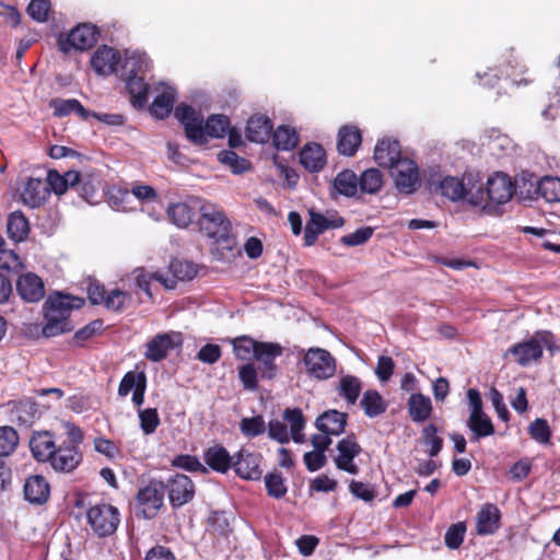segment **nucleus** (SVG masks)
<instances>
[{"mask_svg": "<svg viewBox=\"0 0 560 560\" xmlns=\"http://www.w3.org/2000/svg\"><path fill=\"white\" fill-rule=\"evenodd\" d=\"M257 370L252 363L244 364L238 371L240 380L244 387L254 390L257 387Z\"/></svg>", "mask_w": 560, "mask_h": 560, "instance_id": "nucleus-63", "label": "nucleus"}, {"mask_svg": "<svg viewBox=\"0 0 560 560\" xmlns=\"http://www.w3.org/2000/svg\"><path fill=\"white\" fill-rule=\"evenodd\" d=\"M283 348L277 342H260L255 354L259 363L261 378L271 380L277 375L278 368L275 360L282 355Z\"/></svg>", "mask_w": 560, "mask_h": 560, "instance_id": "nucleus-14", "label": "nucleus"}, {"mask_svg": "<svg viewBox=\"0 0 560 560\" xmlns=\"http://www.w3.org/2000/svg\"><path fill=\"white\" fill-rule=\"evenodd\" d=\"M63 429L66 439L57 445L49 464L56 471L71 472L81 464L83 458L79 448L83 441V433L79 427L71 422H65Z\"/></svg>", "mask_w": 560, "mask_h": 560, "instance_id": "nucleus-2", "label": "nucleus"}, {"mask_svg": "<svg viewBox=\"0 0 560 560\" xmlns=\"http://www.w3.org/2000/svg\"><path fill=\"white\" fill-rule=\"evenodd\" d=\"M48 197V184L38 178H28L21 192L22 202L31 208L40 207Z\"/></svg>", "mask_w": 560, "mask_h": 560, "instance_id": "nucleus-19", "label": "nucleus"}, {"mask_svg": "<svg viewBox=\"0 0 560 560\" xmlns=\"http://www.w3.org/2000/svg\"><path fill=\"white\" fill-rule=\"evenodd\" d=\"M126 88L130 94L131 103L135 107H142L148 101V83L142 75L125 77Z\"/></svg>", "mask_w": 560, "mask_h": 560, "instance_id": "nucleus-33", "label": "nucleus"}, {"mask_svg": "<svg viewBox=\"0 0 560 560\" xmlns=\"http://www.w3.org/2000/svg\"><path fill=\"white\" fill-rule=\"evenodd\" d=\"M347 413L331 409L317 417L315 425L319 432L340 435L347 424Z\"/></svg>", "mask_w": 560, "mask_h": 560, "instance_id": "nucleus-24", "label": "nucleus"}, {"mask_svg": "<svg viewBox=\"0 0 560 560\" xmlns=\"http://www.w3.org/2000/svg\"><path fill=\"white\" fill-rule=\"evenodd\" d=\"M465 533H466V525L464 522H458V523L452 524L447 528L445 536H444L445 545L450 549H457L464 540Z\"/></svg>", "mask_w": 560, "mask_h": 560, "instance_id": "nucleus-51", "label": "nucleus"}, {"mask_svg": "<svg viewBox=\"0 0 560 560\" xmlns=\"http://www.w3.org/2000/svg\"><path fill=\"white\" fill-rule=\"evenodd\" d=\"M373 235V229L370 226L361 228L354 231L353 233H350L348 235H345L340 238V242L347 246H359L364 243H366L371 236Z\"/></svg>", "mask_w": 560, "mask_h": 560, "instance_id": "nucleus-59", "label": "nucleus"}, {"mask_svg": "<svg viewBox=\"0 0 560 560\" xmlns=\"http://www.w3.org/2000/svg\"><path fill=\"white\" fill-rule=\"evenodd\" d=\"M441 195L452 201L466 199L474 206H481L485 200L482 184L477 173H466L462 178L446 176L434 186Z\"/></svg>", "mask_w": 560, "mask_h": 560, "instance_id": "nucleus-3", "label": "nucleus"}, {"mask_svg": "<svg viewBox=\"0 0 560 560\" xmlns=\"http://www.w3.org/2000/svg\"><path fill=\"white\" fill-rule=\"evenodd\" d=\"M358 178L357 175L349 170H346L337 175L334 180L335 189L347 197H352L358 191Z\"/></svg>", "mask_w": 560, "mask_h": 560, "instance_id": "nucleus-43", "label": "nucleus"}, {"mask_svg": "<svg viewBox=\"0 0 560 560\" xmlns=\"http://www.w3.org/2000/svg\"><path fill=\"white\" fill-rule=\"evenodd\" d=\"M16 290L21 298L27 302H37L45 295L43 280L32 272L20 276L16 282Z\"/></svg>", "mask_w": 560, "mask_h": 560, "instance_id": "nucleus-20", "label": "nucleus"}, {"mask_svg": "<svg viewBox=\"0 0 560 560\" xmlns=\"http://www.w3.org/2000/svg\"><path fill=\"white\" fill-rule=\"evenodd\" d=\"M137 285L143 290L147 294L151 295L150 292V283L152 280H155L160 282L162 285H164L166 289H174L175 288V281L173 279H168L161 272H145L140 271L136 278Z\"/></svg>", "mask_w": 560, "mask_h": 560, "instance_id": "nucleus-46", "label": "nucleus"}, {"mask_svg": "<svg viewBox=\"0 0 560 560\" xmlns=\"http://www.w3.org/2000/svg\"><path fill=\"white\" fill-rule=\"evenodd\" d=\"M73 329V325L70 322H62L55 319V317L46 318V325L42 329L44 337H55L65 332H69Z\"/></svg>", "mask_w": 560, "mask_h": 560, "instance_id": "nucleus-57", "label": "nucleus"}, {"mask_svg": "<svg viewBox=\"0 0 560 560\" xmlns=\"http://www.w3.org/2000/svg\"><path fill=\"white\" fill-rule=\"evenodd\" d=\"M31 452L38 462H50L57 447L52 435L48 431L36 432L30 440Z\"/></svg>", "mask_w": 560, "mask_h": 560, "instance_id": "nucleus-25", "label": "nucleus"}, {"mask_svg": "<svg viewBox=\"0 0 560 560\" xmlns=\"http://www.w3.org/2000/svg\"><path fill=\"white\" fill-rule=\"evenodd\" d=\"M358 183L363 192L375 194L382 187L383 176L378 170L369 168L362 173Z\"/></svg>", "mask_w": 560, "mask_h": 560, "instance_id": "nucleus-48", "label": "nucleus"}, {"mask_svg": "<svg viewBox=\"0 0 560 560\" xmlns=\"http://www.w3.org/2000/svg\"><path fill=\"white\" fill-rule=\"evenodd\" d=\"M360 405L365 415L370 418H375L384 413L387 409V404L384 398L374 389H369L363 394Z\"/></svg>", "mask_w": 560, "mask_h": 560, "instance_id": "nucleus-38", "label": "nucleus"}, {"mask_svg": "<svg viewBox=\"0 0 560 560\" xmlns=\"http://www.w3.org/2000/svg\"><path fill=\"white\" fill-rule=\"evenodd\" d=\"M500 511L491 503L485 504L477 514V533L493 534L499 528Z\"/></svg>", "mask_w": 560, "mask_h": 560, "instance_id": "nucleus-28", "label": "nucleus"}, {"mask_svg": "<svg viewBox=\"0 0 560 560\" xmlns=\"http://www.w3.org/2000/svg\"><path fill=\"white\" fill-rule=\"evenodd\" d=\"M467 425L471 431L470 440L479 441L481 438L490 436L494 433V427L491 419L486 415H469Z\"/></svg>", "mask_w": 560, "mask_h": 560, "instance_id": "nucleus-34", "label": "nucleus"}, {"mask_svg": "<svg viewBox=\"0 0 560 560\" xmlns=\"http://www.w3.org/2000/svg\"><path fill=\"white\" fill-rule=\"evenodd\" d=\"M261 455L241 448L233 459V468L236 475L246 480H258L262 475L260 467Z\"/></svg>", "mask_w": 560, "mask_h": 560, "instance_id": "nucleus-13", "label": "nucleus"}, {"mask_svg": "<svg viewBox=\"0 0 560 560\" xmlns=\"http://www.w3.org/2000/svg\"><path fill=\"white\" fill-rule=\"evenodd\" d=\"M241 431L246 436H257L265 432L266 425L261 416L244 418L240 424Z\"/></svg>", "mask_w": 560, "mask_h": 560, "instance_id": "nucleus-56", "label": "nucleus"}, {"mask_svg": "<svg viewBox=\"0 0 560 560\" xmlns=\"http://www.w3.org/2000/svg\"><path fill=\"white\" fill-rule=\"evenodd\" d=\"M361 133L355 127L345 126L339 130L337 148L340 154L352 156L361 144Z\"/></svg>", "mask_w": 560, "mask_h": 560, "instance_id": "nucleus-31", "label": "nucleus"}, {"mask_svg": "<svg viewBox=\"0 0 560 560\" xmlns=\"http://www.w3.org/2000/svg\"><path fill=\"white\" fill-rule=\"evenodd\" d=\"M345 220L336 214L324 215L314 210L310 211V220L306 223L304 232V242L306 246H312L319 234L328 229L341 228Z\"/></svg>", "mask_w": 560, "mask_h": 560, "instance_id": "nucleus-9", "label": "nucleus"}, {"mask_svg": "<svg viewBox=\"0 0 560 560\" xmlns=\"http://www.w3.org/2000/svg\"><path fill=\"white\" fill-rule=\"evenodd\" d=\"M258 343L260 341H256L250 337L241 336L233 340V350L235 355L240 360H249L252 357L255 358L256 351L258 349Z\"/></svg>", "mask_w": 560, "mask_h": 560, "instance_id": "nucleus-45", "label": "nucleus"}, {"mask_svg": "<svg viewBox=\"0 0 560 560\" xmlns=\"http://www.w3.org/2000/svg\"><path fill=\"white\" fill-rule=\"evenodd\" d=\"M374 159L380 166L389 170L402 159L399 142L392 139L380 140L374 149Z\"/></svg>", "mask_w": 560, "mask_h": 560, "instance_id": "nucleus-21", "label": "nucleus"}, {"mask_svg": "<svg viewBox=\"0 0 560 560\" xmlns=\"http://www.w3.org/2000/svg\"><path fill=\"white\" fill-rule=\"evenodd\" d=\"M170 270L172 272V277H166L168 279H173L175 282L177 280H191L197 273V269L192 262L179 259H174L171 261Z\"/></svg>", "mask_w": 560, "mask_h": 560, "instance_id": "nucleus-47", "label": "nucleus"}, {"mask_svg": "<svg viewBox=\"0 0 560 560\" xmlns=\"http://www.w3.org/2000/svg\"><path fill=\"white\" fill-rule=\"evenodd\" d=\"M234 456H231L222 445H213L205 453V462L207 465L218 471L226 472L233 466Z\"/></svg>", "mask_w": 560, "mask_h": 560, "instance_id": "nucleus-30", "label": "nucleus"}, {"mask_svg": "<svg viewBox=\"0 0 560 560\" xmlns=\"http://www.w3.org/2000/svg\"><path fill=\"white\" fill-rule=\"evenodd\" d=\"M150 68V61L144 54L132 52L125 58L124 77L141 75Z\"/></svg>", "mask_w": 560, "mask_h": 560, "instance_id": "nucleus-42", "label": "nucleus"}, {"mask_svg": "<svg viewBox=\"0 0 560 560\" xmlns=\"http://www.w3.org/2000/svg\"><path fill=\"white\" fill-rule=\"evenodd\" d=\"M145 377L143 372L135 373L128 372L125 374L122 380L120 381L118 387V395L121 397H126L131 390L132 393L137 389V386L140 385V377Z\"/></svg>", "mask_w": 560, "mask_h": 560, "instance_id": "nucleus-60", "label": "nucleus"}, {"mask_svg": "<svg viewBox=\"0 0 560 560\" xmlns=\"http://www.w3.org/2000/svg\"><path fill=\"white\" fill-rule=\"evenodd\" d=\"M542 347L551 352L558 350L550 331H537L529 340L514 345L508 353L514 358L516 363L525 366L532 362H537L541 358Z\"/></svg>", "mask_w": 560, "mask_h": 560, "instance_id": "nucleus-4", "label": "nucleus"}, {"mask_svg": "<svg viewBox=\"0 0 560 560\" xmlns=\"http://www.w3.org/2000/svg\"><path fill=\"white\" fill-rule=\"evenodd\" d=\"M530 436L539 443H548L551 432L545 419H536L528 428Z\"/></svg>", "mask_w": 560, "mask_h": 560, "instance_id": "nucleus-58", "label": "nucleus"}, {"mask_svg": "<svg viewBox=\"0 0 560 560\" xmlns=\"http://www.w3.org/2000/svg\"><path fill=\"white\" fill-rule=\"evenodd\" d=\"M7 229L10 238L22 242L28 235L30 224L21 211H14L9 215Z\"/></svg>", "mask_w": 560, "mask_h": 560, "instance_id": "nucleus-36", "label": "nucleus"}, {"mask_svg": "<svg viewBox=\"0 0 560 560\" xmlns=\"http://www.w3.org/2000/svg\"><path fill=\"white\" fill-rule=\"evenodd\" d=\"M120 56L117 50L104 46L95 51L91 65L98 74L108 75L116 72Z\"/></svg>", "mask_w": 560, "mask_h": 560, "instance_id": "nucleus-23", "label": "nucleus"}, {"mask_svg": "<svg viewBox=\"0 0 560 560\" xmlns=\"http://www.w3.org/2000/svg\"><path fill=\"white\" fill-rule=\"evenodd\" d=\"M537 196L544 198L547 202L560 201V178L545 176L536 182Z\"/></svg>", "mask_w": 560, "mask_h": 560, "instance_id": "nucleus-39", "label": "nucleus"}, {"mask_svg": "<svg viewBox=\"0 0 560 560\" xmlns=\"http://www.w3.org/2000/svg\"><path fill=\"white\" fill-rule=\"evenodd\" d=\"M407 406L411 420L417 423L428 420L431 417L433 409L430 397L421 393L411 394Z\"/></svg>", "mask_w": 560, "mask_h": 560, "instance_id": "nucleus-29", "label": "nucleus"}, {"mask_svg": "<svg viewBox=\"0 0 560 560\" xmlns=\"http://www.w3.org/2000/svg\"><path fill=\"white\" fill-rule=\"evenodd\" d=\"M140 428L145 434H152L155 432L160 424V418L156 409L147 408L139 410Z\"/></svg>", "mask_w": 560, "mask_h": 560, "instance_id": "nucleus-54", "label": "nucleus"}, {"mask_svg": "<svg viewBox=\"0 0 560 560\" xmlns=\"http://www.w3.org/2000/svg\"><path fill=\"white\" fill-rule=\"evenodd\" d=\"M273 143L278 150L294 149L299 142V136L294 129L280 126L272 135Z\"/></svg>", "mask_w": 560, "mask_h": 560, "instance_id": "nucleus-44", "label": "nucleus"}, {"mask_svg": "<svg viewBox=\"0 0 560 560\" xmlns=\"http://www.w3.org/2000/svg\"><path fill=\"white\" fill-rule=\"evenodd\" d=\"M422 443L429 446L428 453L430 456H436L443 446L442 438L438 436V428L435 424H429L422 430Z\"/></svg>", "mask_w": 560, "mask_h": 560, "instance_id": "nucleus-49", "label": "nucleus"}, {"mask_svg": "<svg viewBox=\"0 0 560 560\" xmlns=\"http://www.w3.org/2000/svg\"><path fill=\"white\" fill-rule=\"evenodd\" d=\"M300 161L310 172H318L326 163L325 151L317 143L307 144L300 152Z\"/></svg>", "mask_w": 560, "mask_h": 560, "instance_id": "nucleus-32", "label": "nucleus"}, {"mask_svg": "<svg viewBox=\"0 0 560 560\" xmlns=\"http://www.w3.org/2000/svg\"><path fill=\"white\" fill-rule=\"evenodd\" d=\"M129 300L130 296L127 292L115 289L106 294L103 303L107 310L120 312L121 310L125 308Z\"/></svg>", "mask_w": 560, "mask_h": 560, "instance_id": "nucleus-53", "label": "nucleus"}, {"mask_svg": "<svg viewBox=\"0 0 560 560\" xmlns=\"http://www.w3.org/2000/svg\"><path fill=\"white\" fill-rule=\"evenodd\" d=\"M164 493L161 487L149 485L138 491L137 502L140 506L139 513L144 518L153 517L163 505Z\"/></svg>", "mask_w": 560, "mask_h": 560, "instance_id": "nucleus-18", "label": "nucleus"}, {"mask_svg": "<svg viewBox=\"0 0 560 560\" xmlns=\"http://www.w3.org/2000/svg\"><path fill=\"white\" fill-rule=\"evenodd\" d=\"M389 170L395 186L400 192L410 195L417 190L420 185V176L418 166L412 160L402 158Z\"/></svg>", "mask_w": 560, "mask_h": 560, "instance_id": "nucleus-8", "label": "nucleus"}, {"mask_svg": "<svg viewBox=\"0 0 560 560\" xmlns=\"http://www.w3.org/2000/svg\"><path fill=\"white\" fill-rule=\"evenodd\" d=\"M88 523L100 537L113 535L119 523L120 514L116 506L108 503H100L91 506L86 513Z\"/></svg>", "mask_w": 560, "mask_h": 560, "instance_id": "nucleus-6", "label": "nucleus"}, {"mask_svg": "<svg viewBox=\"0 0 560 560\" xmlns=\"http://www.w3.org/2000/svg\"><path fill=\"white\" fill-rule=\"evenodd\" d=\"M182 345V336L179 332H163L154 336L147 343L144 357L152 362L164 360L168 352Z\"/></svg>", "mask_w": 560, "mask_h": 560, "instance_id": "nucleus-11", "label": "nucleus"}, {"mask_svg": "<svg viewBox=\"0 0 560 560\" xmlns=\"http://www.w3.org/2000/svg\"><path fill=\"white\" fill-rule=\"evenodd\" d=\"M83 300L72 298L69 295L57 294L49 298L45 303V318L59 319L62 322H70V313L74 307H80Z\"/></svg>", "mask_w": 560, "mask_h": 560, "instance_id": "nucleus-17", "label": "nucleus"}, {"mask_svg": "<svg viewBox=\"0 0 560 560\" xmlns=\"http://www.w3.org/2000/svg\"><path fill=\"white\" fill-rule=\"evenodd\" d=\"M362 383L359 377L353 375L341 376L337 386L339 396L345 398L348 404L354 405L360 396Z\"/></svg>", "mask_w": 560, "mask_h": 560, "instance_id": "nucleus-37", "label": "nucleus"}, {"mask_svg": "<svg viewBox=\"0 0 560 560\" xmlns=\"http://www.w3.org/2000/svg\"><path fill=\"white\" fill-rule=\"evenodd\" d=\"M219 160L229 165L236 174L245 172L249 167L247 160L238 156L233 151H222L219 153Z\"/></svg>", "mask_w": 560, "mask_h": 560, "instance_id": "nucleus-55", "label": "nucleus"}, {"mask_svg": "<svg viewBox=\"0 0 560 560\" xmlns=\"http://www.w3.org/2000/svg\"><path fill=\"white\" fill-rule=\"evenodd\" d=\"M96 42V33L94 26L90 24H81L74 27L66 39H59L60 50L68 54L71 49L86 50Z\"/></svg>", "mask_w": 560, "mask_h": 560, "instance_id": "nucleus-12", "label": "nucleus"}, {"mask_svg": "<svg viewBox=\"0 0 560 560\" xmlns=\"http://www.w3.org/2000/svg\"><path fill=\"white\" fill-rule=\"evenodd\" d=\"M338 456L335 458V465L338 469L351 475L359 472V467L353 459L361 453V446L354 436H347L337 443Z\"/></svg>", "mask_w": 560, "mask_h": 560, "instance_id": "nucleus-16", "label": "nucleus"}, {"mask_svg": "<svg viewBox=\"0 0 560 560\" xmlns=\"http://www.w3.org/2000/svg\"><path fill=\"white\" fill-rule=\"evenodd\" d=\"M175 102V94L172 89H165L161 94H159L154 100L150 107V112L156 118L163 119L167 117Z\"/></svg>", "mask_w": 560, "mask_h": 560, "instance_id": "nucleus-41", "label": "nucleus"}, {"mask_svg": "<svg viewBox=\"0 0 560 560\" xmlns=\"http://www.w3.org/2000/svg\"><path fill=\"white\" fill-rule=\"evenodd\" d=\"M130 190L126 188L113 189L109 195L112 206L118 211H127L130 209L129 201L131 198Z\"/></svg>", "mask_w": 560, "mask_h": 560, "instance_id": "nucleus-61", "label": "nucleus"}, {"mask_svg": "<svg viewBox=\"0 0 560 560\" xmlns=\"http://www.w3.org/2000/svg\"><path fill=\"white\" fill-rule=\"evenodd\" d=\"M49 10V0H32L27 7V13L37 22L46 21Z\"/></svg>", "mask_w": 560, "mask_h": 560, "instance_id": "nucleus-62", "label": "nucleus"}, {"mask_svg": "<svg viewBox=\"0 0 560 560\" xmlns=\"http://www.w3.org/2000/svg\"><path fill=\"white\" fill-rule=\"evenodd\" d=\"M50 488L45 477L30 476L24 485V497L31 503L42 504L49 498Z\"/></svg>", "mask_w": 560, "mask_h": 560, "instance_id": "nucleus-26", "label": "nucleus"}, {"mask_svg": "<svg viewBox=\"0 0 560 560\" xmlns=\"http://www.w3.org/2000/svg\"><path fill=\"white\" fill-rule=\"evenodd\" d=\"M199 228L207 236L217 241L226 240L231 232V222L223 210L211 202L199 206Z\"/></svg>", "mask_w": 560, "mask_h": 560, "instance_id": "nucleus-5", "label": "nucleus"}, {"mask_svg": "<svg viewBox=\"0 0 560 560\" xmlns=\"http://www.w3.org/2000/svg\"><path fill=\"white\" fill-rule=\"evenodd\" d=\"M201 201L197 199H191L189 201L184 202H175L171 203L167 207V215L170 220L177 225L178 228L188 226L196 213V210H199Z\"/></svg>", "mask_w": 560, "mask_h": 560, "instance_id": "nucleus-22", "label": "nucleus"}, {"mask_svg": "<svg viewBox=\"0 0 560 560\" xmlns=\"http://www.w3.org/2000/svg\"><path fill=\"white\" fill-rule=\"evenodd\" d=\"M349 490L354 497L365 502L373 501L376 495L375 491L369 485L361 481L352 480Z\"/></svg>", "mask_w": 560, "mask_h": 560, "instance_id": "nucleus-64", "label": "nucleus"}, {"mask_svg": "<svg viewBox=\"0 0 560 560\" xmlns=\"http://www.w3.org/2000/svg\"><path fill=\"white\" fill-rule=\"evenodd\" d=\"M19 443L16 431L11 427L0 428V456L10 455Z\"/></svg>", "mask_w": 560, "mask_h": 560, "instance_id": "nucleus-50", "label": "nucleus"}, {"mask_svg": "<svg viewBox=\"0 0 560 560\" xmlns=\"http://www.w3.org/2000/svg\"><path fill=\"white\" fill-rule=\"evenodd\" d=\"M168 499L174 508L183 506L190 502L195 495V485L191 479L183 474L170 478L166 483Z\"/></svg>", "mask_w": 560, "mask_h": 560, "instance_id": "nucleus-15", "label": "nucleus"}, {"mask_svg": "<svg viewBox=\"0 0 560 560\" xmlns=\"http://www.w3.org/2000/svg\"><path fill=\"white\" fill-rule=\"evenodd\" d=\"M265 485L270 497L280 499L287 493V487L281 474L272 472L265 477Z\"/></svg>", "mask_w": 560, "mask_h": 560, "instance_id": "nucleus-52", "label": "nucleus"}, {"mask_svg": "<svg viewBox=\"0 0 560 560\" xmlns=\"http://www.w3.org/2000/svg\"><path fill=\"white\" fill-rule=\"evenodd\" d=\"M50 107L54 109V115L57 117H63L71 113L78 114L83 119L90 116V112L75 98H54L50 101Z\"/></svg>", "mask_w": 560, "mask_h": 560, "instance_id": "nucleus-35", "label": "nucleus"}, {"mask_svg": "<svg viewBox=\"0 0 560 560\" xmlns=\"http://www.w3.org/2000/svg\"><path fill=\"white\" fill-rule=\"evenodd\" d=\"M272 124L267 116L254 115L247 121L246 137L249 141L265 143L271 137Z\"/></svg>", "mask_w": 560, "mask_h": 560, "instance_id": "nucleus-27", "label": "nucleus"}, {"mask_svg": "<svg viewBox=\"0 0 560 560\" xmlns=\"http://www.w3.org/2000/svg\"><path fill=\"white\" fill-rule=\"evenodd\" d=\"M482 191L485 192V200L481 205H488V201L502 205L512 198L514 186L508 175L495 173L488 178L487 187Z\"/></svg>", "mask_w": 560, "mask_h": 560, "instance_id": "nucleus-10", "label": "nucleus"}, {"mask_svg": "<svg viewBox=\"0 0 560 560\" xmlns=\"http://www.w3.org/2000/svg\"><path fill=\"white\" fill-rule=\"evenodd\" d=\"M303 363L306 373L318 381L331 378L337 371V362L326 349L313 347L304 352Z\"/></svg>", "mask_w": 560, "mask_h": 560, "instance_id": "nucleus-7", "label": "nucleus"}, {"mask_svg": "<svg viewBox=\"0 0 560 560\" xmlns=\"http://www.w3.org/2000/svg\"><path fill=\"white\" fill-rule=\"evenodd\" d=\"M283 419L290 424L293 441L295 443H303L305 441V435L303 433L305 419L302 410L299 408L285 409L283 412Z\"/></svg>", "mask_w": 560, "mask_h": 560, "instance_id": "nucleus-40", "label": "nucleus"}, {"mask_svg": "<svg viewBox=\"0 0 560 560\" xmlns=\"http://www.w3.org/2000/svg\"><path fill=\"white\" fill-rule=\"evenodd\" d=\"M175 117L184 125L187 138L196 144H202L206 135L222 138L230 129L229 117L220 114L210 116L203 126V117L188 105L177 106Z\"/></svg>", "mask_w": 560, "mask_h": 560, "instance_id": "nucleus-1", "label": "nucleus"}]
</instances>
